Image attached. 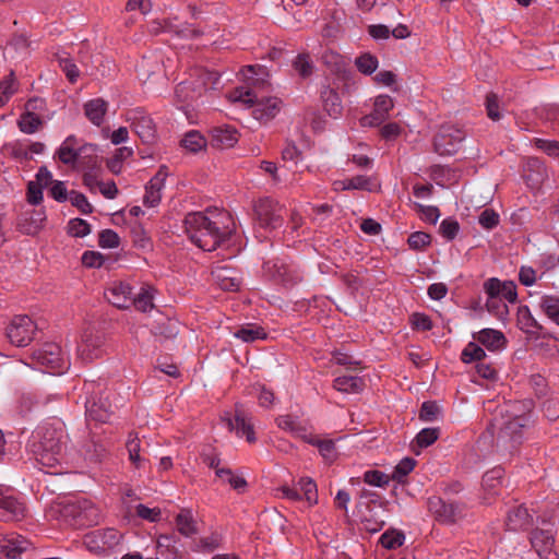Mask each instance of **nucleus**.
<instances>
[{"label":"nucleus","mask_w":559,"mask_h":559,"mask_svg":"<svg viewBox=\"0 0 559 559\" xmlns=\"http://www.w3.org/2000/svg\"><path fill=\"white\" fill-rule=\"evenodd\" d=\"M176 525L178 532L186 536L190 537L197 533L195 521L190 510H182L176 516Z\"/></svg>","instance_id":"4c0bfd02"},{"label":"nucleus","mask_w":559,"mask_h":559,"mask_svg":"<svg viewBox=\"0 0 559 559\" xmlns=\"http://www.w3.org/2000/svg\"><path fill=\"white\" fill-rule=\"evenodd\" d=\"M15 92L16 83L11 73L0 82V107L4 106Z\"/></svg>","instance_id":"3c124183"},{"label":"nucleus","mask_w":559,"mask_h":559,"mask_svg":"<svg viewBox=\"0 0 559 559\" xmlns=\"http://www.w3.org/2000/svg\"><path fill=\"white\" fill-rule=\"evenodd\" d=\"M85 117L96 127L104 122L108 110V103L103 98H93L83 106Z\"/></svg>","instance_id":"cd10ccee"},{"label":"nucleus","mask_w":559,"mask_h":559,"mask_svg":"<svg viewBox=\"0 0 559 559\" xmlns=\"http://www.w3.org/2000/svg\"><path fill=\"white\" fill-rule=\"evenodd\" d=\"M293 67L299 76L306 79L313 72V63L307 53H300L294 60Z\"/></svg>","instance_id":"de8ad7c7"},{"label":"nucleus","mask_w":559,"mask_h":559,"mask_svg":"<svg viewBox=\"0 0 559 559\" xmlns=\"http://www.w3.org/2000/svg\"><path fill=\"white\" fill-rule=\"evenodd\" d=\"M43 186L40 183L35 181H29L27 183V190H26V201L31 205H38L43 201Z\"/></svg>","instance_id":"bf43d9fd"},{"label":"nucleus","mask_w":559,"mask_h":559,"mask_svg":"<svg viewBox=\"0 0 559 559\" xmlns=\"http://www.w3.org/2000/svg\"><path fill=\"white\" fill-rule=\"evenodd\" d=\"M59 64H60L62 71L66 73L68 80L71 83H74L80 75V71H79L76 64L73 62V60H71L69 58H60Z\"/></svg>","instance_id":"69168bd1"},{"label":"nucleus","mask_w":559,"mask_h":559,"mask_svg":"<svg viewBox=\"0 0 559 559\" xmlns=\"http://www.w3.org/2000/svg\"><path fill=\"white\" fill-rule=\"evenodd\" d=\"M478 223L486 229H491L499 224V215L491 209L484 210L479 217Z\"/></svg>","instance_id":"0e129e2a"},{"label":"nucleus","mask_w":559,"mask_h":559,"mask_svg":"<svg viewBox=\"0 0 559 559\" xmlns=\"http://www.w3.org/2000/svg\"><path fill=\"white\" fill-rule=\"evenodd\" d=\"M548 178L545 164L539 159H530L524 169V179L526 185L533 190H539Z\"/></svg>","instance_id":"5701e85b"},{"label":"nucleus","mask_w":559,"mask_h":559,"mask_svg":"<svg viewBox=\"0 0 559 559\" xmlns=\"http://www.w3.org/2000/svg\"><path fill=\"white\" fill-rule=\"evenodd\" d=\"M230 98L234 102H240L250 107H253V117L262 122L272 120L282 109V100L280 98L266 97L258 99V96L252 88H236L231 93Z\"/></svg>","instance_id":"7ed1b4c3"},{"label":"nucleus","mask_w":559,"mask_h":559,"mask_svg":"<svg viewBox=\"0 0 559 559\" xmlns=\"http://www.w3.org/2000/svg\"><path fill=\"white\" fill-rule=\"evenodd\" d=\"M518 326L526 334H539L543 325L534 318L527 306H520L516 312Z\"/></svg>","instance_id":"c85d7f7f"},{"label":"nucleus","mask_w":559,"mask_h":559,"mask_svg":"<svg viewBox=\"0 0 559 559\" xmlns=\"http://www.w3.org/2000/svg\"><path fill=\"white\" fill-rule=\"evenodd\" d=\"M35 324L28 316H16L7 328V336L15 346H27L33 340Z\"/></svg>","instance_id":"9d476101"},{"label":"nucleus","mask_w":559,"mask_h":559,"mask_svg":"<svg viewBox=\"0 0 559 559\" xmlns=\"http://www.w3.org/2000/svg\"><path fill=\"white\" fill-rule=\"evenodd\" d=\"M393 107L394 100L391 96L385 94L377 96L374 98L372 112L361 118V126H380L389 118V114L393 109Z\"/></svg>","instance_id":"2eb2a0df"},{"label":"nucleus","mask_w":559,"mask_h":559,"mask_svg":"<svg viewBox=\"0 0 559 559\" xmlns=\"http://www.w3.org/2000/svg\"><path fill=\"white\" fill-rule=\"evenodd\" d=\"M78 140L74 135H69L58 148L56 155L59 160L66 165H74L83 151H96V146L93 144H86L80 148H76Z\"/></svg>","instance_id":"f3484780"},{"label":"nucleus","mask_w":559,"mask_h":559,"mask_svg":"<svg viewBox=\"0 0 559 559\" xmlns=\"http://www.w3.org/2000/svg\"><path fill=\"white\" fill-rule=\"evenodd\" d=\"M284 207L272 199H262L255 205V214L261 226L275 229L283 224Z\"/></svg>","instance_id":"9b49d317"},{"label":"nucleus","mask_w":559,"mask_h":559,"mask_svg":"<svg viewBox=\"0 0 559 559\" xmlns=\"http://www.w3.org/2000/svg\"><path fill=\"white\" fill-rule=\"evenodd\" d=\"M239 141V133L235 127L219 126L211 130V144L213 147L226 150L235 146Z\"/></svg>","instance_id":"4be33fe9"},{"label":"nucleus","mask_w":559,"mask_h":559,"mask_svg":"<svg viewBox=\"0 0 559 559\" xmlns=\"http://www.w3.org/2000/svg\"><path fill=\"white\" fill-rule=\"evenodd\" d=\"M183 225L190 240L204 251L215 250L235 231L231 215L219 209L189 213Z\"/></svg>","instance_id":"f257e3e1"},{"label":"nucleus","mask_w":559,"mask_h":559,"mask_svg":"<svg viewBox=\"0 0 559 559\" xmlns=\"http://www.w3.org/2000/svg\"><path fill=\"white\" fill-rule=\"evenodd\" d=\"M378 185L372 180L371 177L365 175H358L352 178L336 180L333 182L334 191H345V190H365V191H376Z\"/></svg>","instance_id":"393cba45"},{"label":"nucleus","mask_w":559,"mask_h":559,"mask_svg":"<svg viewBox=\"0 0 559 559\" xmlns=\"http://www.w3.org/2000/svg\"><path fill=\"white\" fill-rule=\"evenodd\" d=\"M532 523V515L528 513L527 508L519 504L509 510L506 525L509 531H521L527 528Z\"/></svg>","instance_id":"bb28decb"},{"label":"nucleus","mask_w":559,"mask_h":559,"mask_svg":"<svg viewBox=\"0 0 559 559\" xmlns=\"http://www.w3.org/2000/svg\"><path fill=\"white\" fill-rule=\"evenodd\" d=\"M207 146V140L198 130H190L186 132L180 140V147L188 153H199L205 150Z\"/></svg>","instance_id":"2f4dec72"},{"label":"nucleus","mask_w":559,"mask_h":559,"mask_svg":"<svg viewBox=\"0 0 559 559\" xmlns=\"http://www.w3.org/2000/svg\"><path fill=\"white\" fill-rule=\"evenodd\" d=\"M29 546V543L27 539H25L22 536H11L5 538L0 544V551L8 558V559H16L22 552L26 551Z\"/></svg>","instance_id":"7c9ffc66"},{"label":"nucleus","mask_w":559,"mask_h":559,"mask_svg":"<svg viewBox=\"0 0 559 559\" xmlns=\"http://www.w3.org/2000/svg\"><path fill=\"white\" fill-rule=\"evenodd\" d=\"M486 307L489 312L493 313L498 319L504 320L509 314V308L498 296H488Z\"/></svg>","instance_id":"49530a36"},{"label":"nucleus","mask_w":559,"mask_h":559,"mask_svg":"<svg viewBox=\"0 0 559 559\" xmlns=\"http://www.w3.org/2000/svg\"><path fill=\"white\" fill-rule=\"evenodd\" d=\"M217 477L222 481L229 484V486L238 491H242L247 487V481L243 477L235 475L230 468L217 471Z\"/></svg>","instance_id":"c03bdc74"},{"label":"nucleus","mask_w":559,"mask_h":559,"mask_svg":"<svg viewBox=\"0 0 559 559\" xmlns=\"http://www.w3.org/2000/svg\"><path fill=\"white\" fill-rule=\"evenodd\" d=\"M197 76L195 83L204 90H215L219 83V74L216 71H209L204 69H197L194 71Z\"/></svg>","instance_id":"37998d69"},{"label":"nucleus","mask_w":559,"mask_h":559,"mask_svg":"<svg viewBox=\"0 0 559 559\" xmlns=\"http://www.w3.org/2000/svg\"><path fill=\"white\" fill-rule=\"evenodd\" d=\"M534 145L550 157H559V141L534 139Z\"/></svg>","instance_id":"4d7b16f0"},{"label":"nucleus","mask_w":559,"mask_h":559,"mask_svg":"<svg viewBox=\"0 0 559 559\" xmlns=\"http://www.w3.org/2000/svg\"><path fill=\"white\" fill-rule=\"evenodd\" d=\"M473 338L491 352L502 349L507 344L504 334L495 329H483L474 333Z\"/></svg>","instance_id":"a878e982"},{"label":"nucleus","mask_w":559,"mask_h":559,"mask_svg":"<svg viewBox=\"0 0 559 559\" xmlns=\"http://www.w3.org/2000/svg\"><path fill=\"white\" fill-rule=\"evenodd\" d=\"M104 336L91 329H84L78 343L76 354L82 362H91L103 354Z\"/></svg>","instance_id":"1a4fd4ad"},{"label":"nucleus","mask_w":559,"mask_h":559,"mask_svg":"<svg viewBox=\"0 0 559 559\" xmlns=\"http://www.w3.org/2000/svg\"><path fill=\"white\" fill-rule=\"evenodd\" d=\"M235 337L246 342L251 343L257 340H264L266 338V333L263 328L257 325V324H246L241 326L239 330H237L234 333Z\"/></svg>","instance_id":"58836bf2"},{"label":"nucleus","mask_w":559,"mask_h":559,"mask_svg":"<svg viewBox=\"0 0 559 559\" xmlns=\"http://www.w3.org/2000/svg\"><path fill=\"white\" fill-rule=\"evenodd\" d=\"M539 309L554 323L559 325V296L544 295L539 300Z\"/></svg>","instance_id":"c9c22d12"},{"label":"nucleus","mask_w":559,"mask_h":559,"mask_svg":"<svg viewBox=\"0 0 559 559\" xmlns=\"http://www.w3.org/2000/svg\"><path fill=\"white\" fill-rule=\"evenodd\" d=\"M430 240V235L424 231H416L408 237L407 242L412 249L420 250L428 246Z\"/></svg>","instance_id":"680f3d73"},{"label":"nucleus","mask_w":559,"mask_h":559,"mask_svg":"<svg viewBox=\"0 0 559 559\" xmlns=\"http://www.w3.org/2000/svg\"><path fill=\"white\" fill-rule=\"evenodd\" d=\"M364 386V380L357 376H340L333 382V388L343 393H358Z\"/></svg>","instance_id":"72a5a7b5"},{"label":"nucleus","mask_w":559,"mask_h":559,"mask_svg":"<svg viewBox=\"0 0 559 559\" xmlns=\"http://www.w3.org/2000/svg\"><path fill=\"white\" fill-rule=\"evenodd\" d=\"M355 63L358 70L366 75L372 74L378 68V59L370 53L361 55Z\"/></svg>","instance_id":"864d4df0"},{"label":"nucleus","mask_w":559,"mask_h":559,"mask_svg":"<svg viewBox=\"0 0 559 559\" xmlns=\"http://www.w3.org/2000/svg\"><path fill=\"white\" fill-rule=\"evenodd\" d=\"M416 461L412 457H405L399 462L392 473L391 478L402 483L404 478L414 469Z\"/></svg>","instance_id":"8fccbe9b"},{"label":"nucleus","mask_w":559,"mask_h":559,"mask_svg":"<svg viewBox=\"0 0 559 559\" xmlns=\"http://www.w3.org/2000/svg\"><path fill=\"white\" fill-rule=\"evenodd\" d=\"M66 438L64 425L58 419L43 424L33 432L29 447L43 468L53 469L61 464L66 454Z\"/></svg>","instance_id":"f03ea898"},{"label":"nucleus","mask_w":559,"mask_h":559,"mask_svg":"<svg viewBox=\"0 0 559 559\" xmlns=\"http://www.w3.org/2000/svg\"><path fill=\"white\" fill-rule=\"evenodd\" d=\"M391 479L392 478L389 475L377 469L367 471L364 474V481L377 487L388 486Z\"/></svg>","instance_id":"5fc2aeb1"},{"label":"nucleus","mask_w":559,"mask_h":559,"mask_svg":"<svg viewBox=\"0 0 559 559\" xmlns=\"http://www.w3.org/2000/svg\"><path fill=\"white\" fill-rule=\"evenodd\" d=\"M439 435V428H425L417 433L415 438L416 444L420 449L427 448L438 440Z\"/></svg>","instance_id":"603ef678"},{"label":"nucleus","mask_w":559,"mask_h":559,"mask_svg":"<svg viewBox=\"0 0 559 559\" xmlns=\"http://www.w3.org/2000/svg\"><path fill=\"white\" fill-rule=\"evenodd\" d=\"M126 447L132 465L136 468H141L143 466L144 459L140 455L141 442L136 433L129 435Z\"/></svg>","instance_id":"79ce46f5"},{"label":"nucleus","mask_w":559,"mask_h":559,"mask_svg":"<svg viewBox=\"0 0 559 559\" xmlns=\"http://www.w3.org/2000/svg\"><path fill=\"white\" fill-rule=\"evenodd\" d=\"M93 382L84 383L83 390L86 395H91L85 400V412L90 419L99 423H106L115 413L117 405L112 404L111 399L115 393L108 390H103Z\"/></svg>","instance_id":"20e7f679"},{"label":"nucleus","mask_w":559,"mask_h":559,"mask_svg":"<svg viewBox=\"0 0 559 559\" xmlns=\"http://www.w3.org/2000/svg\"><path fill=\"white\" fill-rule=\"evenodd\" d=\"M321 99L324 110L329 114V116L337 118L342 114V102L334 88L324 86L321 91Z\"/></svg>","instance_id":"473e14b6"},{"label":"nucleus","mask_w":559,"mask_h":559,"mask_svg":"<svg viewBox=\"0 0 559 559\" xmlns=\"http://www.w3.org/2000/svg\"><path fill=\"white\" fill-rule=\"evenodd\" d=\"M34 364L50 373H62L68 369V358L57 343H45L33 353Z\"/></svg>","instance_id":"39448f33"},{"label":"nucleus","mask_w":559,"mask_h":559,"mask_svg":"<svg viewBox=\"0 0 559 559\" xmlns=\"http://www.w3.org/2000/svg\"><path fill=\"white\" fill-rule=\"evenodd\" d=\"M136 514L139 518L148 522H157L160 519L162 512L159 508H148L144 504H138Z\"/></svg>","instance_id":"e2e57ef3"},{"label":"nucleus","mask_w":559,"mask_h":559,"mask_svg":"<svg viewBox=\"0 0 559 559\" xmlns=\"http://www.w3.org/2000/svg\"><path fill=\"white\" fill-rule=\"evenodd\" d=\"M503 471L493 468L487 472L483 477V487L491 496L498 495L502 485Z\"/></svg>","instance_id":"ea45409f"},{"label":"nucleus","mask_w":559,"mask_h":559,"mask_svg":"<svg viewBox=\"0 0 559 559\" xmlns=\"http://www.w3.org/2000/svg\"><path fill=\"white\" fill-rule=\"evenodd\" d=\"M119 236L111 229H104L99 234L98 243L102 248H117L119 246Z\"/></svg>","instance_id":"052dcab7"},{"label":"nucleus","mask_w":559,"mask_h":559,"mask_svg":"<svg viewBox=\"0 0 559 559\" xmlns=\"http://www.w3.org/2000/svg\"><path fill=\"white\" fill-rule=\"evenodd\" d=\"M45 221L46 211L44 209L28 210L21 214L17 228L24 235L35 236L44 228Z\"/></svg>","instance_id":"dca6fc26"},{"label":"nucleus","mask_w":559,"mask_h":559,"mask_svg":"<svg viewBox=\"0 0 559 559\" xmlns=\"http://www.w3.org/2000/svg\"><path fill=\"white\" fill-rule=\"evenodd\" d=\"M69 199L71 204L78 207L83 214H90L93 212V206L83 193L72 190L69 193Z\"/></svg>","instance_id":"13d9d810"},{"label":"nucleus","mask_w":559,"mask_h":559,"mask_svg":"<svg viewBox=\"0 0 559 559\" xmlns=\"http://www.w3.org/2000/svg\"><path fill=\"white\" fill-rule=\"evenodd\" d=\"M132 287L128 283L114 282L105 292L106 299L117 308H128L132 304Z\"/></svg>","instance_id":"412c9836"},{"label":"nucleus","mask_w":559,"mask_h":559,"mask_svg":"<svg viewBox=\"0 0 559 559\" xmlns=\"http://www.w3.org/2000/svg\"><path fill=\"white\" fill-rule=\"evenodd\" d=\"M276 425L280 429L288 431L295 437L305 439L307 429L292 415H281L276 418Z\"/></svg>","instance_id":"f704fd0d"},{"label":"nucleus","mask_w":559,"mask_h":559,"mask_svg":"<svg viewBox=\"0 0 559 559\" xmlns=\"http://www.w3.org/2000/svg\"><path fill=\"white\" fill-rule=\"evenodd\" d=\"M404 539L405 537L403 533L391 530L381 535L380 544L386 549H395L403 545Z\"/></svg>","instance_id":"09e8293b"},{"label":"nucleus","mask_w":559,"mask_h":559,"mask_svg":"<svg viewBox=\"0 0 559 559\" xmlns=\"http://www.w3.org/2000/svg\"><path fill=\"white\" fill-rule=\"evenodd\" d=\"M525 426V419L522 417L508 421L500 430L498 445L508 451L514 450L521 443L522 430Z\"/></svg>","instance_id":"4468645a"},{"label":"nucleus","mask_w":559,"mask_h":559,"mask_svg":"<svg viewBox=\"0 0 559 559\" xmlns=\"http://www.w3.org/2000/svg\"><path fill=\"white\" fill-rule=\"evenodd\" d=\"M428 509L441 524L452 525L465 516L464 503L447 502L436 496L428 499Z\"/></svg>","instance_id":"423d86ee"},{"label":"nucleus","mask_w":559,"mask_h":559,"mask_svg":"<svg viewBox=\"0 0 559 559\" xmlns=\"http://www.w3.org/2000/svg\"><path fill=\"white\" fill-rule=\"evenodd\" d=\"M17 124L23 133L33 134L40 129L43 120L39 116L27 110L25 114L21 115Z\"/></svg>","instance_id":"a19ab883"},{"label":"nucleus","mask_w":559,"mask_h":559,"mask_svg":"<svg viewBox=\"0 0 559 559\" xmlns=\"http://www.w3.org/2000/svg\"><path fill=\"white\" fill-rule=\"evenodd\" d=\"M484 289L488 296H498L501 300L514 304L518 299L516 285L512 281L501 282L498 278H489L484 284Z\"/></svg>","instance_id":"a211bd4d"},{"label":"nucleus","mask_w":559,"mask_h":559,"mask_svg":"<svg viewBox=\"0 0 559 559\" xmlns=\"http://www.w3.org/2000/svg\"><path fill=\"white\" fill-rule=\"evenodd\" d=\"M212 277L214 282L223 289V290H237L240 286V278L238 273L225 265H217L212 270Z\"/></svg>","instance_id":"b1692460"},{"label":"nucleus","mask_w":559,"mask_h":559,"mask_svg":"<svg viewBox=\"0 0 559 559\" xmlns=\"http://www.w3.org/2000/svg\"><path fill=\"white\" fill-rule=\"evenodd\" d=\"M0 509L5 512L8 520H20L25 515V507L16 498L0 489Z\"/></svg>","instance_id":"c756f323"},{"label":"nucleus","mask_w":559,"mask_h":559,"mask_svg":"<svg viewBox=\"0 0 559 559\" xmlns=\"http://www.w3.org/2000/svg\"><path fill=\"white\" fill-rule=\"evenodd\" d=\"M223 423L230 431H235L237 437H246L249 443L257 441L252 418L238 407L235 411L234 418L223 417Z\"/></svg>","instance_id":"ddd939ff"},{"label":"nucleus","mask_w":559,"mask_h":559,"mask_svg":"<svg viewBox=\"0 0 559 559\" xmlns=\"http://www.w3.org/2000/svg\"><path fill=\"white\" fill-rule=\"evenodd\" d=\"M127 121L130 122L131 129L144 143H151L155 140L156 129L154 122L142 110L135 109L128 112Z\"/></svg>","instance_id":"f8f14e48"},{"label":"nucleus","mask_w":559,"mask_h":559,"mask_svg":"<svg viewBox=\"0 0 559 559\" xmlns=\"http://www.w3.org/2000/svg\"><path fill=\"white\" fill-rule=\"evenodd\" d=\"M309 443L319 448L320 453L325 459H331L334 454L335 445L332 440H320L318 438H311L308 440Z\"/></svg>","instance_id":"338daca9"},{"label":"nucleus","mask_w":559,"mask_h":559,"mask_svg":"<svg viewBox=\"0 0 559 559\" xmlns=\"http://www.w3.org/2000/svg\"><path fill=\"white\" fill-rule=\"evenodd\" d=\"M49 194L52 199H55L58 202H64L69 198L66 183L63 181H59V180H55L51 183Z\"/></svg>","instance_id":"774afa93"},{"label":"nucleus","mask_w":559,"mask_h":559,"mask_svg":"<svg viewBox=\"0 0 559 559\" xmlns=\"http://www.w3.org/2000/svg\"><path fill=\"white\" fill-rule=\"evenodd\" d=\"M300 491L295 487H290L288 485H283L276 489L278 493H281V498L287 499L289 501H300L306 500L309 507H312L318 503V489L317 484L313 479L309 477H301L297 483Z\"/></svg>","instance_id":"6e6552de"},{"label":"nucleus","mask_w":559,"mask_h":559,"mask_svg":"<svg viewBox=\"0 0 559 559\" xmlns=\"http://www.w3.org/2000/svg\"><path fill=\"white\" fill-rule=\"evenodd\" d=\"M166 177V167H160L155 176L151 178L145 187V194L143 197L144 205L154 207L159 204L162 200V191L165 187Z\"/></svg>","instance_id":"aec40b11"},{"label":"nucleus","mask_w":559,"mask_h":559,"mask_svg":"<svg viewBox=\"0 0 559 559\" xmlns=\"http://www.w3.org/2000/svg\"><path fill=\"white\" fill-rule=\"evenodd\" d=\"M485 357V350L474 342H469L461 353V360L465 364L481 361Z\"/></svg>","instance_id":"a18cd8bd"},{"label":"nucleus","mask_w":559,"mask_h":559,"mask_svg":"<svg viewBox=\"0 0 559 559\" xmlns=\"http://www.w3.org/2000/svg\"><path fill=\"white\" fill-rule=\"evenodd\" d=\"M68 233L73 237H85L91 233V225L82 218H73L68 224Z\"/></svg>","instance_id":"6e6d98bb"},{"label":"nucleus","mask_w":559,"mask_h":559,"mask_svg":"<svg viewBox=\"0 0 559 559\" xmlns=\"http://www.w3.org/2000/svg\"><path fill=\"white\" fill-rule=\"evenodd\" d=\"M464 139L462 129L453 124L442 126L435 138V150L440 155H453L459 152Z\"/></svg>","instance_id":"0eeeda50"},{"label":"nucleus","mask_w":559,"mask_h":559,"mask_svg":"<svg viewBox=\"0 0 559 559\" xmlns=\"http://www.w3.org/2000/svg\"><path fill=\"white\" fill-rule=\"evenodd\" d=\"M554 543V533L550 530L536 528L531 533V544L544 559H556Z\"/></svg>","instance_id":"6ab92c4d"},{"label":"nucleus","mask_w":559,"mask_h":559,"mask_svg":"<svg viewBox=\"0 0 559 559\" xmlns=\"http://www.w3.org/2000/svg\"><path fill=\"white\" fill-rule=\"evenodd\" d=\"M243 73L248 84L252 87H263L267 84L269 72L264 66H248Z\"/></svg>","instance_id":"e433bc0d"}]
</instances>
